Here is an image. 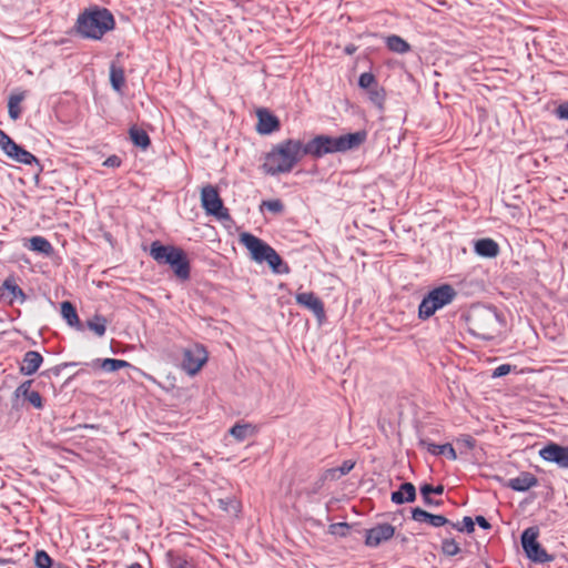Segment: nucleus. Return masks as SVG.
I'll list each match as a JSON object with an SVG mask.
<instances>
[{
    "instance_id": "a211bd4d",
    "label": "nucleus",
    "mask_w": 568,
    "mask_h": 568,
    "mask_svg": "<svg viewBox=\"0 0 568 568\" xmlns=\"http://www.w3.org/2000/svg\"><path fill=\"white\" fill-rule=\"evenodd\" d=\"M537 478L530 473H521L519 476L509 479L508 487L515 491H527L530 488L537 486Z\"/></svg>"
},
{
    "instance_id": "f704fd0d",
    "label": "nucleus",
    "mask_w": 568,
    "mask_h": 568,
    "mask_svg": "<svg viewBox=\"0 0 568 568\" xmlns=\"http://www.w3.org/2000/svg\"><path fill=\"white\" fill-rule=\"evenodd\" d=\"M262 206L267 209L270 212L276 213V214L282 213L284 210V205H283L282 201L278 199L263 201Z\"/></svg>"
},
{
    "instance_id": "8fccbe9b",
    "label": "nucleus",
    "mask_w": 568,
    "mask_h": 568,
    "mask_svg": "<svg viewBox=\"0 0 568 568\" xmlns=\"http://www.w3.org/2000/svg\"><path fill=\"white\" fill-rule=\"evenodd\" d=\"M428 488L430 489V494L433 493V494L442 495L444 493V487L442 485H438L436 487L428 485Z\"/></svg>"
},
{
    "instance_id": "412c9836",
    "label": "nucleus",
    "mask_w": 568,
    "mask_h": 568,
    "mask_svg": "<svg viewBox=\"0 0 568 568\" xmlns=\"http://www.w3.org/2000/svg\"><path fill=\"white\" fill-rule=\"evenodd\" d=\"M92 367H100L104 372L111 373L130 366V363L124 359L104 358L95 359L91 363Z\"/></svg>"
},
{
    "instance_id": "49530a36",
    "label": "nucleus",
    "mask_w": 568,
    "mask_h": 568,
    "mask_svg": "<svg viewBox=\"0 0 568 568\" xmlns=\"http://www.w3.org/2000/svg\"><path fill=\"white\" fill-rule=\"evenodd\" d=\"M171 568H187V561L180 558L173 559L171 561Z\"/></svg>"
},
{
    "instance_id": "58836bf2",
    "label": "nucleus",
    "mask_w": 568,
    "mask_h": 568,
    "mask_svg": "<svg viewBox=\"0 0 568 568\" xmlns=\"http://www.w3.org/2000/svg\"><path fill=\"white\" fill-rule=\"evenodd\" d=\"M454 527L459 531L466 530L469 534L475 530L474 520L468 516L464 517L462 526L459 524H456L454 525Z\"/></svg>"
},
{
    "instance_id": "7ed1b4c3",
    "label": "nucleus",
    "mask_w": 568,
    "mask_h": 568,
    "mask_svg": "<svg viewBox=\"0 0 568 568\" xmlns=\"http://www.w3.org/2000/svg\"><path fill=\"white\" fill-rule=\"evenodd\" d=\"M114 28L113 16L106 9L85 11L78 18L77 30L88 39L99 40Z\"/></svg>"
},
{
    "instance_id": "f3484780",
    "label": "nucleus",
    "mask_w": 568,
    "mask_h": 568,
    "mask_svg": "<svg viewBox=\"0 0 568 568\" xmlns=\"http://www.w3.org/2000/svg\"><path fill=\"white\" fill-rule=\"evenodd\" d=\"M475 253L484 258H494L499 254V245L493 239H480L474 244Z\"/></svg>"
},
{
    "instance_id": "c9c22d12",
    "label": "nucleus",
    "mask_w": 568,
    "mask_h": 568,
    "mask_svg": "<svg viewBox=\"0 0 568 568\" xmlns=\"http://www.w3.org/2000/svg\"><path fill=\"white\" fill-rule=\"evenodd\" d=\"M420 494H422V497H423V500L424 503L427 505V506H439L440 505V501L438 500H434L432 497H430V489L428 488V484H425L420 487Z\"/></svg>"
},
{
    "instance_id": "4468645a",
    "label": "nucleus",
    "mask_w": 568,
    "mask_h": 568,
    "mask_svg": "<svg viewBox=\"0 0 568 568\" xmlns=\"http://www.w3.org/2000/svg\"><path fill=\"white\" fill-rule=\"evenodd\" d=\"M395 532L390 524H379L368 529L365 535V544L368 547H377L384 541L389 540Z\"/></svg>"
},
{
    "instance_id": "c03bdc74",
    "label": "nucleus",
    "mask_w": 568,
    "mask_h": 568,
    "mask_svg": "<svg viewBox=\"0 0 568 568\" xmlns=\"http://www.w3.org/2000/svg\"><path fill=\"white\" fill-rule=\"evenodd\" d=\"M556 115L560 120H568V102L561 103L556 109Z\"/></svg>"
},
{
    "instance_id": "473e14b6",
    "label": "nucleus",
    "mask_w": 568,
    "mask_h": 568,
    "mask_svg": "<svg viewBox=\"0 0 568 568\" xmlns=\"http://www.w3.org/2000/svg\"><path fill=\"white\" fill-rule=\"evenodd\" d=\"M3 288L10 293L13 300L24 298L22 290L17 285V283L13 280H6L3 282Z\"/></svg>"
},
{
    "instance_id": "4be33fe9",
    "label": "nucleus",
    "mask_w": 568,
    "mask_h": 568,
    "mask_svg": "<svg viewBox=\"0 0 568 568\" xmlns=\"http://www.w3.org/2000/svg\"><path fill=\"white\" fill-rule=\"evenodd\" d=\"M24 99L23 92L12 93L8 99V113L11 120L17 121L21 114V102Z\"/></svg>"
},
{
    "instance_id": "de8ad7c7",
    "label": "nucleus",
    "mask_w": 568,
    "mask_h": 568,
    "mask_svg": "<svg viewBox=\"0 0 568 568\" xmlns=\"http://www.w3.org/2000/svg\"><path fill=\"white\" fill-rule=\"evenodd\" d=\"M475 520L480 528H483L485 530L490 528V524L487 521V519L484 516H477Z\"/></svg>"
},
{
    "instance_id": "5701e85b",
    "label": "nucleus",
    "mask_w": 568,
    "mask_h": 568,
    "mask_svg": "<svg viewBox=\"0 0 568 568\" xmlns=\"http://www.w3.org/2000/svg\"><path fill=\"white\" fill-rule=\"evenodd\" d=\"M61 315L70 326L77 329L81 328L77 311L70 302L65 301L61 303Z\"/></svg>"
},
{
    "instance_id": "c756f323",
    "label": "nucleus",
    "mask_w": 568,
    "mask_h": 568,
    "mask_svg": "<svg viewBox=\"0 0 568 568\" xmlns=\"http://www.w3.org/2000/svg\"><path fill=\"white\" fill-rule=\"evenodd\" d=\"M428 450L434 455H446L449 459L455 460L457 458L456 452L450 444L443 445H429Z\"/></svg>"
},
{
    "instance_id": "ddd939ff",
    "label": "nucleus",
    "mask_w": 568,
    "mask_h": 568,
    "mask_svg": "<svg viewBox=\"0 0 568 568\" xmlns=\"http://www.w3.org/2000/svg\"><path fill=\"white\" fill-rule=\"evenodd\" d=\"M295 301L298 305L311 311L318 322L325 320V310L323 302L312 292L297 293Z\"/></svg>"
},
{
    "instance_id": "0eeeda50",
    "label": "nucleus",
    "mask_w": 568,
    "mask_h": 568,
    "mask_svg": "<svg viewBox=\"0 0 568 568\" xmlns=\"http://www.w3.org/2000/svg\"><path fill=\"white\" fill-rule=\"evenodd\" d=\"M456 296L455 290L444 284L432 290L420 302L418 307V316L422 320H427L433 316L438 310L453 302Z\"/></svg>"
},
{
    "instance_id": "09e8293b",
    "label": "nucleus",
    "mask_w": 568,
    "mask_h": 568,
    "mask_svg": "<svg viewBox=\"0 0 568 568\" xmlns=\"http://www.w3.org/2000/svg\"><path fill=\"white\" fill-rule=\"evenodd\" d=\"M460 442L469 449L475 445V442L470 436H465Z\"/></svg>"
},
{
    "instance_id": "f03ea898",
    "label": "nucleus",
    "mask_w": 568,
    "mask_h": 568,
    "mask_svg": "<svg viewBox=\"0 0 568 568\" xmlns=\"http://www.w3.org/2000/svg\"><path fill=\"white\" fill-rule=\"evenodd\" d=\"M367 139L366 131H357L354 133H347L336 138L328 135H317L308 141L306 144L303 143L304 155L310 154L314 158H322L331 153H343L353 149L358 148Z\"/></svg>"
},
{
    "instance_id": "2f4dec72",
    "label": "nucleus",
    "mask_w": 568,
    "mask_h": 568,
    "mask_svg": "<svg viewBox=\"0 0 568 568\" xmlns=\"http://www.w3.org/2000/svg\"><path fill=\"white\" fill-rule=\"evenodd\" d=\"M442 551L446 555V556H456L457 554H459L460 551V548H459V545L456 542L455 539L453 538H447V539H444L443 542H442Z\"/></svg>"
},
{
    "instance_id": "ea45409f",
    "label": "nucleus",
    "mask_w": 568,
    "mask_h": 568,
    "mask_svg": "<svg viewBox=\"0 0 568 568\" xmlns=\"http://www.w3.org/2000/svg\"><path fill=\"white\" fill-rule=\"evenodd\" d=\"M219 504H220V507L225 511H230V510H233L234 513L239 511V505L233 499H220Z\"/></svg>"
},
{
    "instance_id": "6e6552de",
    "label": "nucleus",
    "mask_w": 568,
    "mask_h": 568,
    "mask_svg": "<svg viewBox=\"0 0 568 568\" xmlns=\"http://www.w3.org/2000/svg\"><path fill=\"white\" fill-rule=\"evenodd\" d=\"M200 201L204 212L219 221H230L231 215L215 186L206 184L200 192Z\"/></svg>"
},
{
    "instance_id": "1a4fd4ad",
    "label": "nucleus",
    "mask_w": 568,
    "mask_h": 568,
    "mask_svg": "<svg viewBox=\"0 0 568 568\" xmlns=\"http://www.w3.org/2000/svg\"><path fill=\"white\" fill-rule=\"evenodd\" d=\"M207 359L209 354L205 347L201 344H193L183 349L181 367L187 375L194 376L202 369Z\"/></svg>"
},
{
    "instance_id": "e433bc0d",
    "label": "nucleus",
    "mask_w": 568,
    "mask_h": 568,
    "mask_svg": "<svg viewBox=\"0 0 568 568\" xmlns=\"http://www.w3.org/2000/svg\"><path fill=\"white\" fill-rule=\"evenodd\" d=\"M375 83V77L371 72H364L359 75L358 85L363 89H367Z\"/></svg>"
},
{
    "instance_id": "79ce46f5",
    "label": "nucleus",
    "mask_w": 568,
    "mask_h": 568,
    "mask_svg": "<svg viewBox=\"0 0 568 568\" xmlns=\"http://www.w3.org/2000/svg\"><path fill=\"white\" fill-rule=\"evenodd\" d=\"M511 371V367L510 365L508 364H503V365H499L498 367L495 368V371L493 372V377H501V376H505L507 375L508 373H510Z\"/></svg>"
},
{
    "instance_id": "a878e982",
    "label": "nucleus",
    "mask_w": 568,
    "mask_h": 568,
    "mask_svg": "<svg viewBox=\"0 0 568 568\" xmlns=\"http://www.w3.org/2000/svg\"><path fill=\"white\" fill-rule=\"evenodd\" d=\"M129 133L134 145L143 150H145L150 145V138L144 130L136 126H132Z\"/></svg>"
},
{
    "instance_id": "9d476101",
    "label": "nucleus",
    "mask_w": 568,
    "mask_h": 568,
    "mask_svg": "<svg viewBox=\"0 0 568 568\" xmlns=\"http://www.w3.org/2000/svg\"><path fill=\"white\" fill-rule=\"evenodd\" d=\"M538 530L534 527L527 528L521 534V546L526 556L535 562H550L552 556L548 555L537 540Z\"/></svg>"
},
{
    "instance_id": "20e7f679",
    "label": "nucleus",
    "mask_w": 568,
    "mask_h": 568,
    "mask_svg": "<svg viewBox=\"0 0 568 568\" xmlns=\"http://www.w3.org/2000/svg\"><path fill=\"white\" fill-rule=\"evenodd\" d=\"M240 242L246 247L255 262H266L274 273H288L287 265L283 264L276 251L255 235L244 232L240 235Z\"/></svg>"
},
{
    "instance_id": "393cba45",
    "label": "nucleus",
    "mask_w": 568,
    "mask_h": 568,
    "mask_svg": "<svg viewBox=\"0 0 568 568\" xmlns=\"http://www.w3.org/2000/svg\"><path fill=\"white\" fill-rule=\"evenodd\" d=\"M387 48L396 53H406L410 50V45L407 41L398 36H389L386 38Z\"/></svg>"
},
{
    "instance_id": "9b49d317",
    "label": "nucleus",
    "mask_w": 568,
    "mask_h": 568,
    "mask_svg": "<svg viewBox=\"0 0 568 568\" xmlns=\"http://www.w3.org/2000/svg\"><path fill=\"white\" fill-rule=\"evenodd\" d=\"M0 149L11 160L24 165H38L39 160L29 151L18 145L4 131L0 130Z\"/></svg>"
},
{
    "instance_id": "f257e3e1",
    "label": "nucleus",
    "mask_w": 568,
    "mask_h": 568,
    "mask_svg": "<svg viewBox=\"0 0 568 568\" xmlns=\"http://www.w3.org/2000/svg\"><path fill=\"white\" fill-rule=\"evenodd\" d=\"M303 142L286 139L275 144L264 156L262 169L267 175L288 173L304 156Z\"/></svg>"
},
{
    "instance_id": "f8f14e48",
    "label": "nucleus",
    "mask_w": 568,
    "mask_h": 568,
    "mask_svg": "<svg viewBox=\"0 0 568 568\" xmlns=\"http://www.w3.org/2000/svg\"><path fill=\"white\" fill-rule=\"evenodd\" d=\"M539 456L547 463L556 464L560 468H568V447L555 443L547 444L539 450Z\"/></svg>"
},
{
    "instance_id": "72a5a7b5",
    "label": "nucleus",
    "mask_w": 568,
    "mask_h": 568,
    "mask_svg": "<svg viewBox=\"0 0 568 568\" xmlns=\"http://www.w3.org/2000/svg\"><path fill=\"white\" fill-rule=\"evenodd\" d=\"M51 562L52 560L45 551L39 550L36 552L34 564L38 568H50Z\"/></svg>"
},
{
    "instance_id": "cd10ccee",
    "label": "nucleus",
    "mask_w": 568,
    "mask_h": 568,
    "mask_svg": "<svg viewBox=\"0 0 568 568\" xmlns=\"http://www.w3.org/2000/svg\"><path fill=\"white\" fill-rule=\"evenodd\" d=\"M30 250L39 252L45 255H50L53 252L50 242L42 236H33L30 239Z\"/></svg>"
},
{
    "instance_id": "a19ab883",
    "label": "nucleus",
    "mask_w": 568,
    "mask_h": 568,
    "mask_svg": "<svg viewBox=\"0 0 568 568\" xmlns=\"http://www.w3.org/2000/svg\"><path fill=\"white\" fill-rule=\"evenodd\" d=\"M27 399L33 407L38 409L42 408V398L38 392L32 390L30 394H28Z\"/></svg>"
},
{
    "instance_id": "dca6fc26",
    "label": "nucleus",
    "mask_w": 568,
    "mask_h": 568,
    "mask_svg": "<svg viewBox=\"0 0 568 568\" xmlns=\"http://www.w3.org/2000/svg\"><path fill=\"white\" fill-rule=\"evenodd\" d=\"M42 363L43 357L39 352L28 351L23 356L19 371L22 375L30 376L40 368Z\"/></svg>"
},
{
    "instance_id": "39448f33",
    "label": "nucleus",
    "mask_w": 568,
    "mask_h": 568,
    "mask_svg": "<svg viewBox=\"0 0 568 568\" xmlns=\"http://www.w3.org/2000/svg\"><path fill=\"white\" fill-rule=\"evenodd\" d=\"M150 255L158 263L170 265L179 278H189V261L180 247L173 245H163L159 241H154L150 245Z\"/></svg>"
},
{
    "instance_id": "603ef678",
    "label": "nucleus",
    "mask_w": 568,
    "mask_h": 568,
    "mask_svg": "<svg viewBox=\"0 0 568 568\" xmlns=\"http://www.w3.org/2000/svg\"><path fill=\"white\" fill-rule=\"evenodd\" d=\"M129 568H142V566L138 562H134V564L130 565Z\"/></svg>"
},
{
    "instance_id": "aec40b11",
    "label": "nucleus",
    "mask_w": 568,
    "mask_h": 568,
    "mask_svg": "<svg viewBox=\"0 0 568 568\" xmlns=\"http://www.w3.org/2000/svg\"><path fill=\"white\" fill-rule=\"evenodd\" d=\"M416 498V489L412 483L402 484L399 489L392 493L390 500L396 505L412 503Z\"/></svg>"
},
{
    "instance_id": "2eb2a0df",
    "label": "nucleus",
    "mask_w": 568,
    "mask_h": 568,
    "mask_svg": "<svg viewBox=\"0 0 568 568\" xmlns=\"http://www.w3.org/2000/svg\"><path fill=\"white\" fill-rule=\"evenodd\" d=\"M257 124L256 132L261 135H268L280 129V120L276 115L271 113L267 109L256 110Z\"/></svg>"
},
{
    "instance_id": "6ab92c4d",
    "label": "nucleus",
    "mask_w": 568,
    "mask_h": 568,
    "mask_svg": "<svg viewBox=\"0 0 568 568\" xmlns=\"http://www.w3.org/2000/svg\"><path fill=\"white\" fill-rule=\"evenodd\" d=\"M412 518L417 523H428L433 527H442L448 523L443 515H434L420 508L412 509Z\"/></svg>"
},
{
    "instance_id": "3c124183",
    "label": "nucleus",
    "mask_w": 568,
    "mask_h": 568,
    "mask_svg": "<svg viewBox=\"0 0 568 568\" xmlns=\"http://www.w3.org/2000/svg\"><path fill=\"white\" fill-rule=\"evenodd\" d=\"M345 51H346V53L352 54V53L355 52V47L354 45H348V47L345 48Z\"/></svg>"
},
{
    "instance_id": "7c9ffc66",
    "label": "nucleus",
    "mask_w": 568,
    "mask_h": 568,
    "mask_svg": "<svg viewBox=\"0 0 568 568\" xmlns=\"http://www.w3.org/2000/svg\"><path fill=\"white\" fill-rule=\"evenodd\" d=\"M369 101L379 110L384 109L385 92L383 89H373L368 92Z\"/></svg>"
},
{
    "instance_id": "bb28decb",
    "label": "nucleus",
    "mask_w": 568,
    "mask_h": 568,
    "mask_svg": "<svg viewBox=\"0 0 568 568\" xmlns=\"http://www.w3.org/2000/svg\"><path fill=\"white\" fill-rule=\"evenodd\" d=\"M110 82L114 91L121 92L125 82L123 69L114 64L110 68Z\"/></svg>"
},
{
    "instance_id": "b1692460",
    "label": "nucleus",
    "mask_w": 568,
    "mask_h": 568,
    "mask_svg": "<svg viewBox=\"0 0 568 568\" xmlns=\"http://www.w3.org/2000/svg\"><path fill=\"white\" fill-rule=\"evenodd\" d=\"M106 318L100 314H94L89 321H87L88 328L92 331L98 337L104 336L106 332Z\"/></svg>"
},
{
    "instance_id": "423d86ee",
    "label": "nucleus",
    "mask_w": 568,
    "mask_h": 568,
    "mask_svg": "<svg viewBox=\"0 0 568 568\" xmlns=\"http://www.w3.org/2000/svg\"><path fill=\"white\" fill-rule=\"evenodd\" d=\"M500 325V318L491 307H475L468 316L469 333L481 339L494 338Z\"/></svg>"
},
{
    "instance_id": "37998d69",
    "label": "nucleus",
    "mask_w": 568,
    "mask_h": 568,
    "mask_svg": "<svg viewBox=\"0 0 568 568\" xmlns=\"http://www.w3.org/2000/svg\"><path fill=\"white\" fill-rule=\"evenodd\" d=\"M355 466V463L352 460H345L337 469L336 471L339 473L341 476H344L348 474Z\"/></svg>"
},
{
    "instance_id": "4c0bfd02",
    "label": "nucleus",
    "mask_w": 568,
    "mask_h": 568,
    "mask_svg": "<svg viewBox=\"0 0 568 568\" xmlns=\"http://www.w3.org/2000/svg\"><path fill=\"white\" fill-rule=\"evenodd\" d=\"M31 384L32 382L31 381H26L23 382L21 385H19L17 387V389L14 390V396L18 398L20 396H23L26 398H28V394H30L32 390L30 389L31 388Z\"/></svg>"
},
{
    "instance_id": "a18cd8bd",
    "label": "nucleus",
    "mask_w": 568,
    "mask_h": 568,
    "mask_svg": "<svg viewBox=\"0 0 568 568\" xmlns=\"http://www.w3.org/2000/svg\"><path fill=\"white\" fill-rule=\"evenodd\" d=\"M103 165L104 166H119L120 165V160L118 156L115 155H112V156H109L104 162H103Z\"/></svg>"
},
{
    "instance_id": "c85d7f7f",
    "label": "nucleus",
    "mask_w": 568,
    "mask_h": 568,
    "mask_svg": "<svg viewBox=\"0 0 568 568\" xmlns=\"http://www.w3.org/2000/svg\"><path fill=\"white\" fill-rule=\"evenodd\" d=\"M254 433L255 427L251 424H236L230 429L231 436L239 442L244 440L247 436L253 435Z\"/></svg>"
}]
</instances>
